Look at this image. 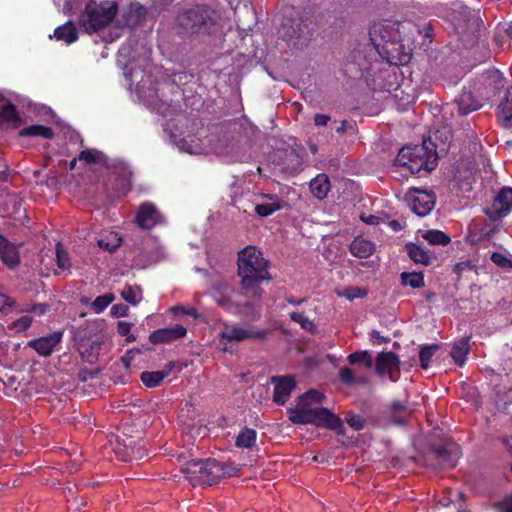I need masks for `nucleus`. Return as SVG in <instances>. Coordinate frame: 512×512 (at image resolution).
Wrapping results in <instances>:
<instances>
[{"mask_svg":"<svg viewBox=\"0 0 512 512\" xmlns=\"http://www.w3.org/2000/svg\"><path fill=\"white\" fill-rule=\"evenodd\" d=\"M237 264L242 289L246 293H251L254 298H261L263 290L260 284L270 279L268 261L263 258L260 251L248 246L239 252Z\"/></svg>","mask_w":512,"mask_h":512,"instance_id":"20e7f679","label":"nucleus"},{"mask_svg":"<svg viewBox=\"0 0 512 512\" xmlns=\"http://www.w3.org/2000/svg\"><path fill=\"white\" fill-rule=\"evenodd\" d=\"M400 278L404 286H411L412 288H421L424 286V276L420 272H402Z\"/></svg>","mask_w":512,"mask_h":512,"instance_id":"c9c22d12","label":"nucleus"},{"mask_svg":"<svg viewBox=\"0 0 512 512\" xmlns=\"http://www.w3.org/2000/svg\"><path fill=\"white\" fill-rule=\"evenodd\" d=\"M394 164L406 168L411 174H417L422 170L430 172L437 165V156L435 151L423 142L420 145L402 147Z\"/></svg>","mask_w":512,"mask_h":512,"instance_id":"6e6552de","label":"nucleus"},{"mask_svg":"<svg viewBox=\"0 0 512 512\" xmlns=\"http://www.w3.org/2000/svg\"><path fill=\"white\" fill-rule=\"evenodd\" d=\"M423 238L431 245L446 246L450 243V237L440 230H428L423 234Z\"/></svg>","mask_w":512,"mask_h":512,"instance_id":"f704fd0d","label":"nucleus"},{"mask_svg":"<svg viewBox=\"0 0 512 512\" xmlns=\"http://www.w3.org/2000/svg\"><path fill=\"white\" fill-rule=\"evenodd\" d=\"M14 307H16V300L0 292V312L5 315L13 313Z\"/></svg>","mask_w":512,"mask_h":512,"instance_id":"a18cd8bd","label":"nucleus"},{"mask_svg":"<svg viewBox=\"0 0 512 512\" xmlns=\"http://www.w3.org/2000/svg\"><path fill=\"white\" fill-rule=\"evenodd\" d=\"M211 295L218 306L230 313L254 319L259 317L254 307V301L259 298H254L251 293H246L242 286L240 290H235L225 282H216L212 286Z\"/></svg>","mask_w":512,"mask_h":512,"instance_id":"423d86ee","label":"nucleus"},{"mask_svg":"<svg viewBox=\"0 0 512 512\" xmlns=\"http://www.w3.org/2000/svg\"><path fill=\"white\" fill-rule=\"evenodd\" d=\"M450 9V19L463 45L472 48L475 44L482 43L485 28L478 12L459 1L451 3Z\"/></svg>","mask_w":512,"mask_h":512,"instance_id":"39448f33","label":"nucleus"},{"mask_svg":"<svg viewBox=\"0 0 512 512\" xmlns=\"http://www.w3.org/2000/svg\"><path fill=\"white\" fill-rule=\"evenodd\" d=\"M121 239L117 238L116 235L113 237L112 242H109L106 239H100L98 241V245L101 249L106 250L108 252H114L120 246Z\"/></svg>","mask_w":512,"mask_h":512,"instance_id":"603ef678","label":"nucleus"},{"mask_svg":"<svg viewBox=\"0 0 512 512\" xmlns=\"http://www.w3.org/2000/svg\"><path fill=\"white\" fill-rule=\"evenodd\" d=\"M128 313V307L123 304H117L112 306L111 314L116 317H124Z\"/></svg>","mask_w":512,"mask_h":512,"instance_id":"bf43d9fd","label":"nucleus"},{"mask_svg":"<svg viewBox=\"0 0 512 512\" xmlns=\"http://www.w3.org/2000/svg\"><path fill=\"white\" fill-rule=\"evenodd\" d=\"M348 362L351 365L363 364L366 368L373 365L372 356L368 351H356L348 356Z\"/></svg>","mask_w":512,"mask_h":512,"instance_id":"4c0bfd02","label":"nucleus"},{"mask_svg":"<svg viewBox=\"0 0 512 512\" xmlns=\"http://www.w3.org/2000/svg\"><path fill=\"white\" fill-rule=\"evenodd\" d=\"M345 420L350 427L357 431L362 430L364 428L365 420L360 415L348 413Z\"/></svg>","mask_w":512,"mask_h":512,"instance_id":"de8ad7c7","label":"nucleus"},{"mask_svg":"<svg viewBox=\"0 0 512 512\" xmlns=\"http://www.w3.org/2000/svg\"><path fill=\"white\" fill-rule=\"evenodd\" d=\"M49 309V305L46 303H39L32 305V313L41 316L44 315Z\"/></svg>","mask_w":512,"mask_h":512,"instance_id":"680f3d73","label":"nucleus"},{"mask_svg":"<svg viewBox=\"0 0 512 512\" xmlns=\"http://www.w3.org/2000/svg\"><path fill=\"white\" fill-rule=\"evenodd\" d=\"M399 358L393 352H381L376 357V372L379 375L389 374L392 381L396 380L394 373L399 372Z\"/></svg>","mask_w":512,"mask_h":512,"instance_id":"6ab92c4d","label":"nucleus"},{"mask_svg":"<svg viewBox=\"0 0 512 512\" xmlns=\"http://www.w3.org/2000/svg\"><path fill=\"white\" fill-rule=\"evenodd\" d=\"M32 322H33L32 317L25 315V316L20 317L16 321H14L12 323V327L17 332H23V331L27 330L32 325Z\"/></svg>","mask_w":512,"mask_h":512,"instance_id":"3c124183","label":"nucleus"},{"mask_svg":"<svg viewBox=\"0 0 512 512\" xmlns=\"http://www.w3.org/2000/svg\"><path fill=\"white\" fill-rule=\"evenodd\" d=\"M132 324L126 321H119L117 324V332L121 336H127V341L132 342L135 341L136 338L134 335H130Z\"/></svg>","mask_w":512,"mask_h":512,"instance_id":"864d4df0","label":"nucleus"},{"mask_svg":"<svg viewBox=\"0 0 512 512\" xmlns=\"http://www.w3.org/2000/svg\"><path fill=\"white\" fill-rule=\"evenodd\" d=\"M114 295L111 293H106L104 295L98 296L91 304L92 310L99 314L103 312L109 304H111L114 300Z\"/></svg>","mask_w":512,"mask_h":512,"instance_id":"79ce46f5","label":"nucleus"},{"mask_svg":"<svg viewBox=\"0 0 512 512\" xmlns=\"http://www.w3.org/2000/svg\"><path fill=\"white\" fill-rule=\"evenodd\" d=\"M459 459V449L454 444L435 445L428 454L429 465L435 469H452Z\"/></svg>","mask_w":512,"mask_h":512,"instance_id":"f8f14e48","label":"nucleus"},{"mask_svg":"<svg viewBox=\"0 0 512 512\" xmlns=\"http://www.w3.org/2000/svg\"><path fill=\"white\" fill-rule=\"evenodd\" d=\"M371 336L372 338L379 340L381 343H387L389 341V338L381 336L380 332L377 330H373L371 332Z\"/></svg>","mask_w":512,"mask_h":512,"instance_id":"338daca9","label":"nucleus"},{"mask_svg":"<svg viewBox=\"0 0 512 512\" xmlns=\"http://www.w3.org/2000/svg\"><path fill=\"white\" fill-rule=\"evenodd\" d=\"M121 296L126 302L132 305H136L139 301L137 292L132 286H125L121 291Z\"/></svg>","mask_w":512,"mask_h":512,"instance_id":"8fccbe9b","label":"nucleus"},{"mask_svg":"<svg viewBox=\"0 0 512 512\" xmlns=\"http://www.w3.org/2000/svg\"><path fill=\"white\" fill-rule=\"evenodd\" d=\"M439 346L436 344L433 345H425L420 349L419 352V359H420V366L423 369H427L430 365V361L436 351L438 350Z\"/></svg>","mask_w":512,"mask_h":512,"instance_id":"58836bf2","label":"nucleus"},{"mask_svg":"<svg viewBox=\"0 0 512 512\" xmlns=\"http://www.w3.org/2000/svg\"><path fill=\"white\" fill-rule=\"evenodd\" d=\"M491 261L501 268H512V260L506 257L504 254L494 252L491 255Z\"/></svg>","mask_w":512,"mask_h":512,"instance_id":"09e8293b","label":"nucleus"},{"mask_svg":"<svg viewBox=\"0 0 512 512\" xmlns=\"http://www.w3.org/2000/svg\"><path fill=\"white\" fill-rule=\"evenodd\" d=\"M483 83L499 89L503 85V77L498 70H489L482 75Z\"/></svg>","mask_w":512,"mask_h":512,"instance_id":"ea45409f","label":"nucleus"},{"mask_svg":"<svg viewBox=\"0 0 512 512\" xmlns=\"http://www.w3.org/2000/svg\"><path fill=\"white\" fill-rule=\"evenodd\" d=\"M21 137H43L45 139H51L54 136L53 130L50 127L43 125H31L23 128L19 132Z\"/></svg>","mask_w":512,"mask_h":512,"instance_id":"7c9ffc66","label":"nucleus"},{"mask_svg":"<svg viewBox=\"0 0 512 512\" xmlns=\"http://www.w3.org/2000/svg\"><path fill=\"white\" fill-rule=\"evenodd\" d=\"M262 202L256 204L255 212L260 217H268L283 207V201L276 194H262Z\"/></svg>","mask_w":512,"mask_h":512,"instance_id":"412c9836","label":"nucleus"},{"mask_svg":"<svg viewBox=\"0 0 512 512\" xmlns=\"http://www.w3.org/2000/svg\"><path fill=\"white\" fill-rule=\"evenodd\" d=\"M375 251V245L362 237H356L350 244V252L358 258H368Z\"/></svg>","mask_w":512,"mask_h":512,"instance_id":"bb28decb","label":"nucleus"},{"mask_svg":"<svg viewBox=\"0 0 512 512\" xmlns=\"http://www.w3.org/2000/svg\"><path fill=\"white\" fill-rule=\"evenodd\" d=\"M225 19L221 11L208 5H196L180 11L175 19L176 26L185 34L206 37L221 32Z\"/></svg>","mask_w":512,"mask_h":512,"instance_id":"7ed1b4c3","label":"nucleus"},{"mask_svg":"<svg viewBox=\"0 0 512 512\" xmlns=\"http://www.w3.org/2000/svg\"><path fill=\"white\" fill-rule=\"evenodd\" d=\"M433 31L431 24H426L423 28L419 29V33L422 34L429 42L432 41Z\"/></svg>","mask_w":512,"mask_h":512,"instance_id":"e2e57ef3","label":"nucleus"},{"mask_svg":"<svg viewBox=\"0 0 512 512\" xmlns=\"http://www.w3.org/2000/svg\"><path fill=\"white\" fill-rule=\"evenodd\" d=\"M105 155L95 149L83 150L78 156V160L83 161L85 164H98L102 163Z\"/></svg>","mask_w":512,"mask_h":512,"instance_id":"e433bc0d","label":"nucleus"},{"mask_svg":"<svg viewBox=\"0 0 512 512\" xmlns=\"http://www.w3.org/2000/svg\"><path fill=\"white\" fill-rule=\"evenodd\" d=\"M365 295H366V292L358 287L348 288L344 291V296L349 300H353L356 298H362Z\"/></svg>","mask_w":512,"mask_h":512,"instance_id":"4d7b16f0","label":"nucleus"},{"mask_svg":"<svg viewBox=\"0 0 512 512\" xmlns=\"http://www.w3.org/2000/svg\"><path fill=\"white\" fill-rule=\"evenodd\" d=\"M116 12L117 7L114 4L105 6L89 2L80 15L79 24L87 33L97 32L113 20Z\"/></svg>","mask_w":512,"mask_h":512,"instance_id":"9d476101","label":"nucleus"},{"mask_svg":"<svg viewBox=\"0 0 512 512\" xmlns=\"http://www.w3.org/2000/svg\"><path fill=\"white\" fill-rule=\"evenodd\" d=\"M159 219L160 214L153 204L143 203L140 205L136 216V222L140 228L149 230L159 222Z\"/></svg>","mask_w":512,"mask_h":512,"instance_id":"aec40b11","label":"nucleus"},{"mask_svg":"<svg viewBox=\"0 0 512 512\" xmlns=\"http://www.w3.org/2000/svg\"><path fill=\"white\" fill-rule=\"evenodd\" d=\"M14 312L15 313H32V305L31 304L19 305L16 302V307H14Z\"/></svg>","mask_w":512,"mask_h":512,"instance_id":"0e129e2a","label":"nucleus"},{"mask_svg":"<svg viewBox=\"0 0 512 512\" xmlns=\"http://www.w3.org/2000/svg\"><path fill=\"white\" fill-rule=\"evenodd\" d=\"M512 211V187H502L484 207V213L492 221H498Z\"/></svg>","mask_w":512,"mask_h":512,"instance_id":"9b49d317","label":"nucleus"},{"mask_svg":"<svg viewBox=\"0 0 512 512\" xmlns=\"http://www.w3.org/2000/svg\"><path fill=\"white\" fill-rule=\"evenodd\" d=\"M256 441V431L251 428H243L237 438L236 446L239 448H251Z\"/></svg>","mask_w":512,"mask_h":512,"instance_id":"72a5a7b5","label":"nucleus"},{"mask_svg":"<svg viewBox=\"0 0 512 512\" xmlns=\"http://www.w3.org/2000/svg\"><path fill=\"white\" fill-rule=\"evenodd\" d=\"M505 34L507 35V37L512 40V22H510L509 24H507L506 28H505Z\"/></svg>","mask_w":512,"mask_h":512,"instance_id":"774afa93","label":"nucleus"},{"mask_svg":"<svg viewBox=\"0 0 512 512\" xmlns=\"http://www.w3.org/2000/svg\"><path fill=\"white\" fill-rule=\"evenodd\" d=\"M56 261L58 267L62 270H69L71 267L69 254L60 243L56 245Z\"/></svg>","mask_w":512,"mask_h":512,"instance_id":"c03bdc74","label":"nucleus"},{"mask_svg":"<svg viewBox=\"0 0 512 512\" xmlns=\"http://www.w3.org/2000/svg\"><path fill=\"white\" fill-rule=\"evenodd\" d=\"M130 188L131 184L127 176L123 175L117 178V195H125Z\"/></svg>","mask_w":512,"mask_h":512,"instance_id":"6e6d98bb","label":"nucleus"},{"mask_svg":"<svg viewBox=\"0 0 512 512\" xmlns=\"http://www.w3.org/2000/svg\"><path fill=\"white\" fill-rule=\"evenodd\" d=\"M339 378L341 382L346 385H353L355 383H366L367 379L365 377L356 378L353 370L348 367H343L339 370Z\"/></svg>","mask_w":512,"mask_h":512,"instance_id":"37998d69","label":"nucleus"},{"mask_svg":"<svg viewBox=\"0 0 512 512\" xmlns=\"http://www.w3.org/2000/svg\"><path fill=\"white\" fill-rule=\"evenodd\" d=\"M407 252L410 259L417 264L427 266L431 263V255L419 245L413 243L408 244Z\"/></svg>","mask_w":512,"mask_h":512,"instance_id":"c85d7f7f","label":"nucleus"},{"mask_svg":"<svg viewBox=\"0 0 512 512\" xmlns=\"http://www.w3.org/2000/svg\"><path fill=\"white\" fill-rule=\"evenodd\" d=\"M62 337V332H53L46 336L30 340L28 342V347L33 348L40 356L48 357L53 353L55 347L61 342Z\"/></svg>","mask_w":512,"mask_h":512,"instance_id":"dca6fc26","label":"nucleus"},{"mask_svg":"<svg viewBox=\"0 0 512 512\" xmlns=\"http://www.w3.org/2000/svg\"><path fill=\"white\" fill-rule=\"evenodd\" d=\"M265 330H253L251 328H243L236 325H226L220 336L226 342L237 341L241 342L247 339L263 340L267 336Z\"/></svg>","mask_w":512,"mask_h":512,"instance_id":"2eb2a0df","label":"nucleus"},{"mask_svg":"<svg viewBox=\"0 0 512 512\" xmlns=\"http://www.w3.org/2000/svg\"><path fill=\"white\" fill-rule=\"evenodd\" d=\"M290 318L292 321L298 323L303 329L307 331H312L315 327L314 323L303 313L292 312L290 313Z\"/></svg>","mask_w":512,"mask_h":512,"instance_id":"49530a36","label":"nucleus"},{"mask_svg":"<svg viewBox=\"0 0 512 512\" xmlns=\"http://www.w3.org/2000/svg\"><path fill=\"white\" fill-rule=\"evenodd\" d=\"M173 364L169 363L168 368L159 371H144L141 373V381L146 387L154 388L159 386L170 374Z\"/></svg>","mask_w":512,"mask_h":512,"instance_id":"a878e982","label":"nucleus"},{"mask_svg":"<svg viewBox=\"0 0 512 512\" xmlns=\"http://www.w3.org/2000/svg\"><path fill=\"white\" fill-rule=\"evenodd\" d=\"M54 36L57 40L65 41L67 44L75 42L78 38L76 27L72 22H67L66 24L58 27L54 31Z\"/></svg>","mask_w":512,"mask_h":512,"instance_id":"c756f323","label":"nucleus"},{"mask_svg":"<svg viewBox=\"0 0 512 512\" xmlns=\"http://www.w3.org/2000/svg\"><path fill=\"white\" fill-rule=\"evenodd\" d=\"M497 512H512V493L494 504Z\"/></svg>","mask_w":512,"mask_h":512,"instance_id":"5fc2aeb1","label":"nucleus"},{"mask_svg":"<svg viewBox=\"0 0 512 512\" xmlns=\"http://www.w3.org/2000/svg\"><path fill=\"white\" fill-rule=\"evenodd\" d=\"M476 165L470 158H462L454 165V180L458 188L463 192H469L475 182Z\"/></svg>","mask_w":512,"mask_h":512,"instance_id":"4468645a","label":"nucleus"},{"mask_svg":"<svg viewBox=\"0 0 512 512\" xmlns=\"http://www.w3.org/2000/svg\"><path fill=\"white\" fill-rule=\"evenodd\" d=\"M361 219L367 224L375 225V224H378L379 218L374 215H369L368 217L361 216Z\"/></svg>","mask_w":512,"mask_h":512,"instance_id":"69168bd1","label":"nucleus"},{"mask_svg":"<svg viewBox=\"0 0 512 512\" xmlns=\"http://www.w3.org/2000/svg\"><path fill=\"white\" fill-rule=\"evenodd\" d=\"M474 268L469 260L459 262L455 264L453 271L458 275L462 276L465 271H471Z\"/></svg>","mask_w":512,"mask_h":512,"instance_id":"13d9d810","label":"nucleus"},{"mask_svg":"<svg viewBox=\"0 0 512 512\" xmlns=\"http://www.w3.org/2000/svg\"><path fill=\"white\" fill-rule=\"evenodd\" d=\"M325 396L317 390H309L299 396L295 408L290 410L289 419L294 424L315 425L344 434L342 420L327 408L318 406Z\"/></svg>","mask_w":512,"mask_h":512,"instance_id":"f257e3e1","label":"nucleus"},{"mask_svg":"<svg viewBox=\"0 0 512 512\" xmlns=\"http://www.w3.org/2000/svg\"><path fill=\"white\" fill-rule=\"evenodd\" d=\"M497 118L502 127H512V86L498 105Z\"/></svg>","mask_w":512,"mask_h":512,"instance_id":"393cba45","label":"nucleus"},{"mask_svg":"<svg viewBox=\"0 0 512 512\" xmlns=\"http://www.w3.org/2000/svg\"><path fill=\"white\" fill-rule=\"evenodd\" d=\"M98 350L99 345L98 344H91L90 346H86L84 344L80 345V355L82 360L88 362V363H94L98 358Z\"/></svg>","mask_w":512,"mask_h":512,"instance_id":"a19ab883","label":"nucleus"},{"mask_svg":"<svg viewBox=\"0 0 512 512\" xmlns=\"http://www.w3.org/2000/svg\"><path fill=\"white\" fill-rule=\"evenodd\" d=\"M391 418L396 424H404L411 414V409L400 401H394L390 406Z\"/></svg>","mask_w":512,"mask_h":512,"instance_id":"2f4dec72","label":"nucleus"},{"mask_svg":"<svg viewBox=\"0 0 512 512\" xmlns=\"http://www.w3.org/2000/svg\"><path fill=\"white\" fill-rule=\"evenodd\" d=\"M331 120V117L327 114H316L314 116V124L316 126H326Z\"/></svg>","mask_w":512,"mask_h":512,"instance_id":"052dcab7","label":"nucleus"},{"mask_svg":"<svg viewBox=\"0 0 512 512\" xmlns=\"http://www.w3.org/2000/svg\"><path fill=\"white\" fill-rule=\"evenodd\" d=\"M312 23L313 15L310 10L291 8L284 16L279 32L287 42L301 38L307 39L310 35Z\"/></svg>","mask_w":512,"mask_h":512,"instance_id":"1a4fd4ad","label":"nucleus"},{"mask_svg":"<svg viewBox=\"0 0 512 512\" xmlns=\"http://www.w3.org/2000/svg\"><path fill=\"white\" fill-rule=\"evenodd\" d=\"M377 53L370 44L358 45L347 56L345 71L352 77H364L367 84L374 91H390L393 83L390 78H394L389 70L376 71L373 58L376 60Z\"/></svg>","mask_w":512,"mask_h":512,"instance_id":"f03ea898","label":"nucleus"},{"mask_svg":"<svg viewBox=\"0 0 512 512\" xmlns=\"http://www.w3.org/2000/svg\"><path fill=\"white\" fill-rule=\"evenodd\" d=\"M272 382L275 383L273 401L278 405H284L295 389L296 381L292 376H274Z\"/></svg>","mask_w":512,"mask_h":512,"instance_id":"a211bd4d","label":"nucleus"},{"mask_svg":"<svg viewBox=\"0 0 512 512\" xmlns=\"http://www.w3.org/2000/svg\"><path fill=\"white\" fill-rule=\"evenodd\" d=\"M468 352H469L468 340H461L454 344L450 355L457 365L462 366L466 361Z\"/></svg>","mask_w":512,"mask_h":512,"instance_id":"473e14b6","label":"nucleus"},{"mask_svg":"<svg viewBox=\"0 0 512 512\" xmlns=\"http://www.w3.org/2000/svg\"><path fill=\"white\" fill-rule=\"evenodd\" d=\"M453 105L461 116H465L481 107L479 100L474 98L471 91H463Z\"/></svg>","mask_w":512,"mask_h":512,"instance_id":"b1692460","label":"nucleus"},{"mask_svg":"<svg viewBox=\"0 0 512 512\" xmlns=\"http://www.w3.org/2000/svg\"><path fill=\"white\" fill-rule=\"evenodd\" d=\"M186 333L187 330L183 325L176 324L153 331L149 336V341L152 344L171 343L185 337Z\"/></svg>","mask_w":512,"mask_h":512,"instance_id":"f3484780","label":"nucleus"},{"mask_svg":"<svg viewBox=\"0 0 512 512\" xmlns=\"http://www.w3.org/2000/svg\"><path fill=\"white\" fill-rule=\"evenodd\" d=\"M406 197L412 211L421 217L428 215L436 204L435 194L427 190L414 188L408 192Z\"/></svg>","mask_w":512,"mask_h":512,"instance_id":"ddd939ff","label":"nucleus"},{"mask_svg":"<svg viewBox=\"0 0 512 512\" xmlns=\"http://www.w3.org/2000/svg\"><path fill=\"white\" fill-rule=\"evenodd\" d=\"M128 440V443L123 444V449L120 444L117 446L115 450L117 457L124 462L142 459L146 455V450L141 446H137L133 439L130 438Z\"/></svg>","mask_w":512,"mask_h":512,"instance_id":"4be33fe9","label":"nucleus"},{"mask_svg":"<svg viewBox=\"0 0 512 512\" xmlns=\"http://www.w3.org/2000/svg\"><path fill=\"white\" fill-rule=\"evenodd\" d=\"M0 259L9 268H14L20 263L18 248L2 235H0Z\"/></svg>","mask_w":512,"mask_h":512,"instance_id":"5701e85b","label":"nucleus"},{"mask_svg":"<svg viewBox=\"0 0 512 512\" xmlns=\"http://www.w3.org/2000/svg\"><path fill=\"white\" fill-rule=\"evenodd\" d=\"M310 190L313 196L324 199L330 190V181L327 175L319 174L310 182Z\"/></svg>","mask_w":512,"mask_h":512,"instance_id":"cd10ccee","label":"nucleus"},{"mask_svg":"<svg viewBox=\"0 0 512 512\" xmlns=\"http://www.w3.org/2000/svg\"><path fill=\"white\" fill-rule=\"evenodd\" d=\"M181 473L194 487L211 486L225 475L222 464L212 458L191 460L181 467Z\"/></svg>","mask_w":512,"mask_h":512,"instance_id":"0eeeda50","label":"nucleus"}]
</instances>
